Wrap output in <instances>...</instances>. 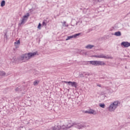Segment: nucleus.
Listing matches in <instances>:
<instances>
[{"label": "nucleus", "instance_id": "nucleus-1", "mask_svg": "<svg viewBox=\"0 0 130 130\" xmlns=\"http://www.w3.org/2000/svg\"><path fill=\"white\" fill-rule=\"evenodd\" d=\"M35 55H38V52L37 51L33 53L29 52L27 54H24L20 56V60H24L25 61L26 60H28V59H30L31 57L35 56Z\"/></svg>", "mask_w": 130, "mask_h": 130}, {"label": "nucleus", "instance_id": "nucleus-2", "mask_svg": "<svg viewBox=\"0 0 130 130\" xmlns=\"http://www.w3.org/2000/svg\"><path fill=\"white\" fill-rule=\"evenodd\" d=\"M119 102L118 101H114L113 103L111 104L108 108V110L110 112H112L115 110L118 107Z\"/></svg>", "mask_w": 130, "mask_h": 130}, {"label": "nucleus", "instance_id": "nucleus-3", "mask_svg": "<svg viewBox=\"0 0 130 130\" xmlns=\"http://www.w3.org/2000/svg\"><path fill=\"white\" fill-rule=\"evenodd\" d=\"M90 64L92 66H94L95 67H98L99 66H105L106 63L103 61H89Z\"/></svg>", "mask_w": 130, "mask_h": 130}, {"label": "nucleus", "instance_id": "nucleus-4", "mask_svg": "<svg viewBox=\"0 0 130 130\" xmlns=\"http://www.w3.org/2000/svg\"><path fill=\"white\" fill-rule=\"evenodd\" d=\"M29 16H30V14H29V13H27L26 15H24L23 17V18H22V20H21V23H19L18 26H21V25H22V24H25V22H26V21L28 20V18Z\"/></svg>", "mask_w": 130, "mask_h": 130}, {"label": "nucleus", "instance_id": "nucleus-5", "mask_svg": "<svg viewBox=\"0 0 130 130\" xmlns=\"http://www.w3.org/2000/svg\"><path fill=\"white\" fill-rule=\"evenodd\" d=\"M64 83L66 84H69L71 85L72 87H75V88H77L78 87V83L76 82H72V81H64Z\"/></svg>", "mask_w": 130, "mask_h": 130}, {"label": "nucleus", "instance_id": "nucleus-6", "mask_svg": "<svg viewBox=\"0 0 130 130\" xmlns=\"http://www.w3.org/2000/svg\"><path fill=\"white\" fill-rule=\"evenodd\" d=\"M99 58H105L106 59H112V58H113V57H112V56H110L108 55L105 56L104 54L99 55Z\"/></svg>", "mask_w": 130, "mask_h": 130}, {"label": "nucleus", "instance_id": "nucleus-7", "mask_svg": "<svg viewBox=\"0 0 130 130\" xmlns=\"http://www.w3.org/2000/svg\"><path fill=\"white\" fill-rule=\"evenodd\" d=\"M73 126V124H68V125H63L61 127V128L62 129H68V128H70V127H72Z\"/></svg>", "mask_w": 130, "mask_h": 130}, {"label": "nucleus", "instance_id": "nucleus-8", "mask_svg": "<svg viewBox=\"0 0 130 130\" xmlns=\"http://www.w3.org/2000/svg\"><path fill=\"white\" fill-rule=\"evenodd\" d=\"M73 126H74L75 127H76L77 128H78L79 129H81L82 127H84V125H83L81 124H72Z\"/></svg>", "mask_w": 130, "mask_h": 130}, {"label": "nucleus", "instance_id": "nucleus-9", "mask_svg": "<svg viewBox=\"0 0 130 130\" xmlns=\"http://www.w3.org/2000/svg\"><path fill=\"white\" fill-rule=\"evenodd\" d=\"M121 45H122L124 47H128L130 46V43L128 42H123L121 43Z\"/></svg>", "mask_w": 130, "mask_h": 130}, {"label": "nucleus", "instance_id": "nucleus-10", "mask_svg": "<svg viewBox=\"0 0 130 130\" xmlns=\"http://www.w3.org/2000/svg\"><path fill=\"white\" fill-rule=\"evenodd\" d=\"M94 46L93 45L89 44L85 46V48H86V49H92Z\"/></svg>", "mask_w": 130, "mask_h": 130}, {"label": "nucleus", "instance_id": "nucleus-11", "mask_svg": "<svg viewBox=\"0 0 130 130\" xmlns=\"http://www.w3.org/2000/svg\"><path fill=\"white\" fill-rule=\"evenodd\" d=\"M79 53L82 55H87V52H86L84 50H81Z\"/></svg>", "mask_w": 130, "mask_h": 130}, {"label": "nucleus", "instance_id": "nucleus-12", "mask_svg": "<svg viewBox=\"0 0 130 130\" xmlns=\"http://www.w3.org/2000/svg\"><path fill=\"white\" fill-rule=\"evenodd\" d=\"M115 36H121V32L119 31H116L114 33Z\"/></svg>", "mask_w": 130, "mask_h": 130}, {"label": "nucleus", "instance_id": "nucleus-13", "mask_svg": "<svg viewBox=\"0 0 130 130\" xmlns=\"http://www.w3.org/2000/svg\"><path fill=\"white\" fill-rule=\"evenodd\" d=\"M60 129V126H57V125H55L52 128L53 130H59Z\"/></svg>", "mask_w": 130, "mask_h": 130}, {"label": "nucleus", "instance_id": "nucleus-14", "mask_svg": "<svg viewBox=\"0 0 130 130\" xmlns=\"http://www.w3.org/2000/svg\"><path fill=\"white\" fill-rule=\"evenodd\" d=\"M95 111L94 110H90L89 111H87V113L89 114H94Z\"/></svg>", "mask_w": 130, "mask_h": 130}, {"label": "nucleus", "instance_id": "nucleus-15", "mask_svg": "<svg viewBox=\"0 0 130 130\" xmlns=\"http://www.w3.org/2000/svg\"><path fill=\"white\" fill-rule=\"evenodd\" d=\"M5 5H6V1H5L4 0L2 1L1 3V7H5Z\"/></svg>", "mask_w": 130, "mask_h": 130}, {"label": "nucleus", "instance_id": "nucleus-16", "mask_svg": "<svg viewBox=\"0 0 130 130\" xmlns=\"http://www.w3.org/2000/svg\"><path fill=\"white\" fill-rule=\"evenodd\" d=\"M15 91L16 92H19L20 91H22V88H21V87L19 86L18 87H17L16 89H15Z\"/></svg>", "mask_w": 130, "mask_h": 130}, {"label": "nucleus", "instance_id": "nucleus-17", "mask_svg": "<svg viewBox=\"0 0 130 130\" xmlns=\"http://www.w3.org/2000/svg\"><path fill=\"white\" fill-rule=\"evenodd\" d=\"M39 84V81L38 80H36L34 82V86H37Z\"/></svg>", "mask_w": 130, "mask_h": 130}, {"label": "nucleus", "instance_id": "nucleus-18", "mask_svg": "<svg viewBox=\"0 0 130 130\" xmlns=\"http://www.w3.org/2000/svg\"><path fill=\"white\" fill-rule=\"evenodd\" d=\"M0 76H6V72L0 71Z\"/></svg>", "mask_w": 130, "mask_h": 130}, {"label": "nucleus", "instance_id": "nucleus-19", "mask_svg": "<svg viewBox=\"0 0 130 130\" xmlns=\"http://www.w3.org/2000/svg\"><path fill=\"white\" fill-rule=\"evenodd\" d=\"M103 0H93L94 4H97V3H101Z\"/></svg>", "mask_w": 130, "mask_h": 130}, {"label": "nucleus", "instance_id": "nucleus-20", "mask_svg": "<svg viewBox=\"0 0 130 130\" xmlns=\"http://www.w3.org/2000/svg\"><path fill=\"white\" fill-rule=\"evenodd\" d=\"M72 38H74V36H70L67 37V39H66L67 41L70 40V39H72Z\"/></svg>", "mask_w": 130, "mask_h": 130}, {"label": "nucleus", "instance_id": "nucleus-21", "mask_svg": "<svg viewBox=\"0 0 130 130\" xmlns=\"http://www.w3.org/2000/svg\"><path fill=\"white\" fill-rule=\"evenodd\" d=\"M79 35H81V33L76 34L75 35H73V38H76V37H78V36H79Z\"/></svg>", "mask_w": 130, "mask_h": 130}, {"label": "nucleus", "instance_id": "nucleus-22", "mask_svg": "<svg viewBox=\"0 0 130 130\" xmlns=\"http://www.w3.org/2000/svg\"><path fill=\"white\" fill-rule=\"evenodd\" d=\"M99 106H100V107H101L102 108H105V104H100L99 105Z\"/></svg>", "mask_w": 130, "mask_h": 130}, {"label": "nucleus", "instance_id": "nucleus-23", "mask_svg": "<svg viewBox=\"0 0 130 130\" xmlns=\"http://www.w3.org/2000/svg\"><path fill=\"white\" fill-rule=\"evenodd\" d=\"M46 25H47V23H46V20H44L43 21V23H42V25L43 26H46Z\"/></svg>", "mask_w": 130, "mask_h": 130}, {"label": "nucleus", "instance_id": "nucleus-24", "mask_svg": "<svg viewBox=\"0 0 130 130\" xmlns=\"http://www.w3.org/2000/svg\"><path fill=\"white\" fill-rule=\"evenodd\" d=\"M84 75H85V77H86V76H90V73L88 72H85Z\"/></svg>", "mask_w": 130, "mask_h": 130}, {"label": "nucleus", "instance_id": "nucleus-25", "mask_svg": "<svg viewBox=\"0 0 130 130\" xmlns=\"http://www.w3.org/2000/svg\"><path fill=\"white\" fill-rule=\"evenodd\" d=\"M84 74H85V72H83V73L80 74V77H85Z\"/></svg>", "mask_w": 130, "mask_h": 130}, {"label": "nucleus", "instance_id": "nucleus-26", "mask_svg": "<svg viewBox=\"0 0 130 130\" xmlns=\"http://www.w3.org/2000/svg\"><path fill=\"white\" fill-rule=\"evenodd\" d=\"M15 44H17V45L20 44V40H18L17 42H15Z\"/></svg>", "mask_w": 130, "mask_h": 130}, {"label": "nucleus", "instance_id": "nucleus-27", "mask_svg": "<svg viewBox=\"0 0 130 130\" xmlns=\"http://www.w3.org/2000/svg\"><path fill=\"white\" fill-rule=\"evenodd\" d=\"M38 29H41V23H39L38 26Z\"/></svg>", "mask_w": 130, "mask_h": 130}, {"label": "nucleus", "instance_id": "nucleus-28", "mask_svg": "<svg viewBox=\"0 0 130 130\" xmlns=\"http://www.w3.org/2000/svg\"><path fill=\"white\" fill-rule=\"evenodd\" d=\"M93 57H96V58H99V55H93Z\"/></svg>", "mask_w": 130, "mask_h": 130}, {"label": "nucleus", "instance_id": "nucleus-29", "mask_svg": "<svg viewBox=\"0 0 130 130\" xmlns=\"http://www.w3.org/2000/svg\"><path fill=\"white\" fill-rule=\"evenodd\" d=\"M4 38H6V39L8 38V36L7 35V34H5Z\"/></svg>", "mask_w": 130, "mask_h": 130}, {"label": "nucleus", "instance_id": "nucleus-30", "mask_svg": "<svg viewBox=\"0 0 130 130\" xmlns=\"http://www.w3.org/2000/svg\"><path fill=\"white\" fill-rule=\"evenodd\" d=\"M4 100V99L2 97H0V101H3Z\"/></svg>", "mask_w": 130, "mask_h": 130}, {"label": "nucleus", "instance_id": "nucleus-31", "mask_svg": "<svg viewBox=\"0 0 130 130\" xmlns=\"http://www.w3.org/2000/svg\"><path fill=\"white\" fill-rule=\"evenodd\" d=\"M66 21H64L63 23V26H66Z\"/></svg>", "mask_w": 130, "mask_h": 130}, {"label": "nucleus", "instance_id": "nucleus-32", "mask_svg": "<svg viewBox=\"0 0 130 130\" xmlns=\"http://www.w3.org/2000/svg\"><path fill=\"white\" fill-rule=\"evenodd\" d=\"M98 87H101V85H100V84L98 85Z\"/></svg>", "mask_w": 130, "mask_h": 130}, {"label": "nucleus", "instance_id": "nucleus-33", "mask_svg": "<svg viewBox=\"0 0 130 130\" xmlns=\"http://www.w3.org/2000/svg\"><path fill=\"white\" fill-rule=\"evenodd\" d=\"M78 24V22L77 23H76V25H77Z\"/></svg>", "mask_w": 130, "mask_h": 130}]
</instances>
